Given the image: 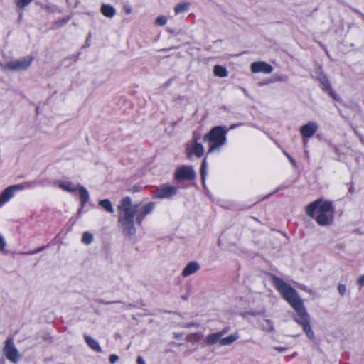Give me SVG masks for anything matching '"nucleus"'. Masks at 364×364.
<instances>
[{
    "label": "nucleus",
    "mask_w": 364,
    "mask_h": 364,
    "mask_svg": "<svg viewBox=\"0 0 364 364\" xmlns=\"http://www.w3.org/2000/svg\"><path fill=\"white\" fill-rule=\"evenodd\" d=\"M31 186L30 182H26L21 184H17L14 186H9L13 193L16 191H20L26 188H29Z\"/></svg>",
    "instance_id": "obj_21"
},
{
    "label": "nucleus",
    "mask_w": 364,
    "mask_h": 364,
    "mask_svg": "<svg viewBox=\"0 0 364 364\" xmlns=\"http://www.w3.org/2000/svg\"><path fill=\"white\" fill-rule=\"evenodd\" d=\"M32 58L26 57L21 60L11 62L4 66V70H22L26 69L31 64Z\"/></svg>",
    "instance_id": "obj_6"
},
{
    "label": "nucleus",
    "mask_w": 364,
    "mask_h": 364,
    "mask_svg": "<svg viewBox=\"0 0 364 364\" xmlns=\"http://www.w3.org/2000/svg\"><path fill=\"white\" fill-rule=\"evenodd\" d=\"M205 161H203V164H202V168H201V176L203 178L205 174Z\"/></svg>",
    "instance_id": "obj_33"
},
{
    "label": "nucleus",
    "mask_w": 364,
    "mask_h": 364,
    "mask_svg": "<svg viewBox=\"0 0 364 364\" xmlns=\"http://www.w3.org/2000/svg\"><path fill=\"white\" fill-rule=\"evenodd\" d=\"M237 337L235 336H230L229 337H227V338H223L222 340H220V343L222 345H226V344H229L233 341H235L236 340Z\"/></svg>",
    "instance_id": "obj_26"
},
{
    "label": "nucleus",
    "mask_w": 364,
    "mask_h": 364,
    "mask_svg": "<svg viewBox=\"0 0 364 364\" xmlns=\"http://www.w3.org/2000/svg\"><path fill=\"white\" fill-rule=\"evenodd\" d=\"M77 190L79 192V196L81 199L82 206H83L89 200V193L83 186H79L77 188Z\"/></svg>",
    "instance_id": "obj_16"
},
{
    "label": "nucleus",
    "mask_w": 364,
    "mask_h": 364,
    "mask_svg": "<svg viewBox=\"0 0 364 364\" xmlns=\"http://www.w3.org/2000/svg\"><path fill=\"white\" fill-rule=\"evenodd\" d=\"M42 249H43V247L38 248V249H37V250H34V251L31 252V254L36 253V252H38V251H40L41 250H42Z\"/></svg>",
    "instance_id": "obj_38"
},
{
    "label": "nucleus",
    "mask_w": 364,
    "mask_h": 364,
    "mask_svg": "<svg viewBox=\"0 0 364 364\" xmlns=\"http://www.w3.org/2000/svg\"><path fill=\"white\" fill-rule=\"evenodd\" d=\"M323 85H324V87H326V90H329V93L332 96V97L336 99V96L334 95L333 91L331 90L328 82L327 81H325L323 82Z\"/></svg>",
    "instance_id": "obj_29"
},
{
    "label": "nucleus",
    "mask_w": 364,
    "mask_h": 364,
    "mask_svg": "<svg viewBox=\"0 0 364 364\" xmlns=\"http://www.w3.org/2000/svg\"><path fill=\"white\" fill-rule=\"evenodd\" d=\"M318 215L316 218L317 222L322 225L328 224L333 218L332 215H327L326 213H318Z\"/></svg>",
    "instance_id": "obj_14"
},
{
    "label": "nucleus",
    "mask_w": 364,
    "mask_h": 364,
    "mask_svg": "<svg viewBox=\"0 0 364 364\" xmlns=\"http://www.w3.org/2000/svg\"><path fill=\"white\" fill-rule=\"evenodd\" d=\"M214 73H215V75L220 76V77H225L227 75L225 68H224L220 65L215 66Z\"/></svg>",
    "instance_id": "obj_22"
},
{
    "label": "nucleus",
    "mask_w": 364,
    "mask_h": 364,
    "mask_svg": "<svg viewBox=\"0 0 364 364\" xmlns=\"http://www.w3.org/2000/svg\"><path fill=\"white\" fill-rule=\"evenodd\" d=\"M58 186L62 189L69 192H75L77 190V188L74 187L73 183L70 181H60Z\"/></svg>",
    "instance_id": "obj_19"
},
{
    "label": "nucleus",
    "mask_w": 364,
    "mask_h": 364,
    "mask_svg": "<svg viewBox=\"0 0 364 364\" xmlns=\"http://www.w3.org/2000/svg\"><path fill=\"white\" fill-rule=\"evenodd\" d=\"M124 11L127 14H130L132 11V9L129 7H124Z\"/></svg>",
    "instance_id": "obj_37"
},
{
    "label": "nucleus",
    "mask_w": 364,
    "mask_h": 364,
    "mask_svg": "<svg viewBox=\"0 0 364 364\" xmlns=\"http://www.w3.org/2000/svg\"><path fill=\"white\" fill-rule=\"evenodd\" d=\"M137 364H145L144 359L141 356L137 358Z\"/></svg>",
    "instance_id": "obj_34"
},
{
    "label": "nucleus",
    "mask_w": 364,
    "mask_h": 364,
    "mask_svg": "<svg viewBox=\"0 0 364 364\" xmlns=\"http://www.w3.org/2000/svg\"><path fill=\"white\" fill-rule=\"evenodd\" d=\"M304 328V331L306 332V335L309 338H314V333L312 332L311 329V326L309 323V322L304 323L302 325Z\"/></svg>",
    "instance_id": "obj_24"
},
{
    "label": "nucleus",
    "mask_w": 364,
    "mask_h": 364,
    "mask_svg": "<svg viewBox=\"0 0 364 364\" xmlns=\"http://www.w3.org/2000/svg\"><path fill=\"white\" fill-rule=\"evenodd\" d=\"M331 203L328 201L321 203V200H316L315 202L309 205L306 208L307 214L311 217H314L315 211H317L318 213H326L328 212H331Z\"/></svg>",
    "instance_id": "obj_4"
},
{
    "label": "nucleus",
    "mask_w": 364,
    "mask_h": 364,
    "mask_svg": "<svg viewBox=\"0 0 364 364\" xmlns=\"http://www.w3.org/2000/svg\"><path fill=\"white\" fill-rule=\"evenodd\" d=\"M98 205L102 209H104L105 211H107L109 213H114V208H113V205L109 200H108V199L101 200L99 201Z\"/></svg>",
    "instance_id": "obj_15"
},
{
    "label": "nucleus",
    "mask_w": 364,
    "mask_h": 364,
    "mask_svg": "<svg viewBox=\"0 0 364 364\" xmlns=\"http://www.w3.org/2000/svg\"><path fill=\"white\" fill-rule=\"evenodd\" d=\"M160 21H161V25H164L166 23V18L165 17H161V19H160Z\"/></svg>",
    "instance_id": "obj_36"
},
{
    "label": "nucleus",
    "mask_w": 364,
    "mask_h": 364,
    "mask_svg": "<svg viewBox=\"0 0 364 364\" xmlns=\"http://www.w3.org/2000/svg\"><path fill=\"white\" fill-rule=\"evenodd\" d=\"M33 0H17L16 5L19 8H23L30 4Z\"/></svg>",
    "instance_id": "obj_27"
},
{
    "label": "nucleus",
    "mask_w": 364,
    "mask_h": 364,
    "mask_svg": "<svg viewBox=\"0 0 364 364\" xmlns=\"http://www.w3.org/2000/svg\"><path fill=\"white\" fill-rule=\"evenodd\" d=\"M117 210L119 214L118 223L124 234L127 235H134V218L138 213L137 205L133 204L129 197H124L119 201Z\"/></svg>",
    "instance_id": "obj_1"
},
{
    "label": "nucleus",
    "mask_w": 364,
    "mask_h": 364,
    "mask_svg": "<svg viewBox=\"0 0 364 364\" xmlns=\"http://www.w3.org/2000/svg\"><path fill=\"white\" fill-rule=\"evenodd\" d=\"M198 269V265L196 262L189 263L186 267L184 269L183 272V276H188L193 272H195Z\"/></svg>",
    "instance_id": "obj_18"
},
{
    "label": "nucleus",
    "mask_w": 364,
    "mask_h": 364,
    "mask_svg": "<svg viewBox=\"0 0 364 364\" xmlns=\"http://www.w3.org/2000/svg\"><path fill=\"white\" fill-rule=\"evenodd\" d=\"M85 339L87 343L89 345V346L92 349H93L94 350H95L97 352L101 351V348L97 341H95V339H93L92 338H91L88 336H85Z\"/></svg>",
    "instance_id": "obj_17"
},
{
    "label": "nucleus",
    "mask_w": 364,
    "mask_h": 364,
    "mask_svg": "<svg viewBox=\"0 0 364 364\" xmlns=\"http://www.w3.org/2000/svg\"><path fill=\"white\" fill-rule=\"evenodd\" d=\"M220 336H221L220 333H215V334L208 336L205 340H206L207 343L211 344V343H215L220 338Z\"/></svg>",
    "instance_id": "obj_23"
},
{
    "label": "nucleus",
    "mask_w": 364,
    "mask_h": 364,
    "mask_svg": "<svg viewBox=\"0 0 364 364\" xmlns=\"http://www.w3.org/2000/svg\"><path fill=\"white\" fill-rule=\"evenodd\" d=\"M154 208L153 203H150L148 204L144 205L141 207L140 210L138 209V213L136 215V222L137 223H141V220H143L144 217L148 215L151 212V210Z\"/></svg>",
    "instance_id": "obj_9"
},
{
    "label": "nucleus",
    "mask_w": 364,
    "mask_h": 364,
    "mask_svg": "<svg viewBox=\"0 0 364 364\" xmlns=\"http://www.w3.org/2000/svg\"><path fill=\"white\" fill-rule=\"evenodd\" d=\"M93 240L92 235L86 232L83 234L82 242L85 244H90Z\"/></svg>",
    "instance_id": "obj_25"
},
{
    "label": "nucleus",
    "mask_w": 364,
    "mask_h": 364,
    "mask_svg": "<svg viewBox=\"0 0 364 364\" xmlns=\"http://www.w3.org/2000/svg\"><path fill=\"white\" fill-rule=\"evenodd\" d=\"M119 359V357L116 355H112L109 357V362L111 363H114L116 361H117Z\"/></svg>",
    "instance_id": "obj_31"
},
{
    "label": "nucleus",
    "mask_w": 364,
    "mask_h": 364,
    "mask_svg": "<svg viewBox=\"0 0 364 364\" xmlns=\"http://www.w3.org/2000/svg\"><path fill=\"white\" fill-rule=\"evenodd\" d=\"M177 191V188L174 186L164 185L161 186V198H168L174 195Z\"/></svg>",
    "instance_id": "obj_11"
},
{
    "label": "nucleus",
    "mask_w": 364,
    "mask_h": 364,
    "mask_svg": "<svg viewBox=\"0 0 364 364\" xmlns=\"http://www.w3.org/2000/svg\"><path fill=\"white\" fill-rule=\"evenodd\" d=\"M194 176V171L190 166H181L175 173L176 180H192Z\"/></svg>",
    "instance_id": "obj_7"
},
{
    "label": "nucleus",
    "mask_w": 364,
    "mask_h": 364,
    "mask_svg": "<svg viewBox=\"0 0 364 364\" xmlns=\"http://www.w3.org/2000/svg\"><path fill=\"white\" fill-rule=\"evenodd\" d=\"M317 126L314 123H309L301 128V133L305 137L311 136L316 132Z\"/></svg>",
    "instance_id": "obj_10"
},
{
    "label": "nucleus",
    "mask_w": 364,
    "mask_h": 364,
    "mask_svg": "<svg viewBox=\"0 0 364 364\" xmlns=\"http://www.w3.org/2000/svg\"><path fill=\"white\" fill-rule=\"evenodd\" d=\"M4 353L6 358L13 363H16L19 360L18 352L15 348L11 339L6 341Z\"/></svg>",
    "instance_id": "obj_5"
},
{
    "label": "nucleus",
    "mask_w": 364,
    "mask_h": 364,
    "mask_svg": "<svg viewBox=\"0 0 364 364\" xmlns=\"http://www.w3.org/2000/svg\"><path fill=\"white\" fill-rule=\"evenodd\" d=\"M274 283L277 289L283 295V297L292 306V307L298 313L299 318L296 320L298 323L303 325L308 322L307 314L302 304L301 300L298 296L296 291L291 287L288 284L282 280L274 278Z\"/></svg>",
    "instance_id": "obj_2"
},
{
    "label": "nucleus",
    "mask_w": 364,
    "mask_h": 364,
    "mask_svg": "<svg viewBox=\"0 0 364 364\" xmlns=\"http://www.w3.org/2000/svg\"><path fill=\"white\" fill-rule=\"evenodd\" d=\"M102 14L109 18H112L115 14V9L109 4H102L100 9Z\"/></svg>",
    "instance_id": "obj_13"
},
{
    "label": "nucleus",
    "mask_w": 364,
    "mask_h": 364,
    "mask_svg": "<svg viewBox=\"0 0 364 364\" xmlns=\"http://www.w3.org/2000/svg\"><path fill=\"white\" fill-rule=\"evenodd\" d=\"M188 6V4L186 3L179 4L175 8V12L178 13L183 11L187 9Z\"/></svg>",
    "instance_id": "obj_28"
},
{
    "label": "nucleus",
    "mask_w": 364,
    "mask_h": 364,
    "mask_svg": "<svg viewBox=\"0 0 364 364\" xmlns=\"http://www.w3.org/2000/svg\"><path fill=\"white\" fill-rule=\"evenodd\" d=\"M192 151L198 157H200L203 154V147L202 144H198L196 141H195L193 145Z\"/></svg>",
    "instance_id": "obj_20"
},
{
    "label": "nucleus",
    "mask_w": 364,
    "mask_h": 364,
    "mask_svg": "<svg viewBox=\"0 0 364 364\" xmlns=\"http://www.w3.org/2000/svg\"><path fill=\"white\" fill-rule=\"evenodd\" d=\"M13 196V191L9 187H7L0 195V206L7 202Z\"/></svg>",
    "instance_id": "obj_12"
},
{
    "label": "nucleus",
    "mask_w": 364,
    "mask_h": 364,
    "mask_svg": "<svg viewBox=\"0 0 364 364\" xmlns=\"http://www.w3.org/2000/svg\"><path fill=\"white\" fill-rule=\"evenodd\" d=\"M204 139H208L212 142L210 146L209 152L212 151L218 146L223 145L225 141V132L220 127H216L210 132L208 134H205Z\"/></svg>",
    "instance_id": "obj_3"
},
{
    "label": "nucleus",
    "mask_w": 364,
    "mask_h": 364,
    "mask_svg": "<svg viewBox=\"0 0 364 364\" xmlns=\"http://www.w3.org/2000/svg\"><path fill=\"white\" fill-rule=\"evenodd\" d=\"M345 290H346V288H345V286H344V285L340 284V285L338 286V291H339V292H340L341 294H343V293L345 292Z\"/></svg>",
    "instance_id": "obj_32"
},
{
    "label": "nucleus",
    "mask_w": 364,
    "mask_h": 364,
    "mask_svg": "<svg viewBox=\"0 0 364 364\" xmlns=\"http://www.w3.org/2000/svg\"><path fill=\"white\" fill-rule=\"evenodd\" d=\"M251 70L254 73L259 71H263L264 73H270L272 70V68L270 65L264 62H256L252 64Z\"/></svg>",
    "instance_id": "obj_8"
},
{
    "label": "nucleus",
    "mask_w": 364,
    "mask_h": 364,
    "mask_svg": "<svg viewBox=\"0 0 364 364\" xmlns=\"http://www.w3.org/2000/svg\"><path fill=\"white\" fill-rule=\"evenodd\" d=\"M5 245H6V243H5L4 239L0 235V250L1 251H3L4 250Z\"/></svg>",
    "instance_id": "obj_30"
},
{
    "label": "nucleus",
    "mask_w": 364,
    "mask_h": 364,
    "mask_svg": "<svg viewBox=\"0 0 364 364\" xmlns=\"http://www.w3.org/2000/svg\"><path fill=\"white\" fill-rule=\"evenodd\" d=\"M358 284H360V285L364 284V275H363L362 277H360L358 279Z\"/></svg>",
    "instance_id": "obj_35"
},
{
    "label": "nucleus",
    "mask_w": 364,
    "mask_h": 364,
    "mask_svg": "<svg viewBox=\"0 0 364 364\" xmlns=\"http://www.w3.org/2000/svg\"><path fill=\"white\" fill-rule=\"evenodd\" d=\"M156 24H159V17H157L155 20Z\"/></svg>",
    "instance_id": "obj_39"
}]
</instances>
